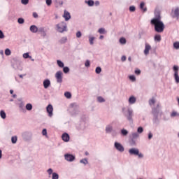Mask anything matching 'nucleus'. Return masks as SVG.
I'll list each match as a JSON object with an SVG mask.
<instances>
[{"label":"nucleus","mask_w":179,"mask_h":179,"mask_svg":"<svg viewBox=\"0 0 179 179\" xmlns=\"http://www.w3.org/2000/svg\"><path fill=\"white\" fill-rule=\"evenodd\" d=\"M0 117L1 118H2L3 120H5V118H6V113H5V110H1L0 111Z\"/></svg>","instance_id":"obj_28"},{"label":"nucleus","mask_w":179,"mask_h":179,"mask_svg":"<svg viewBox=\"0 0 179 179\" xmlns=\"http://www.w3.org/2000/svg\"><path fill=\"white\" fill-rule=\"evenodd\" d=\"M172 13L173 15H172V17H176L177 20L179 19V8L177 7L173 11H172Z\"/></svg>","instance_id":"obj_14"},{"label":"nucleus","mask_w":179,"mask_h":179,"mask_svg":"<svg viewBox=\"0 0 179 179\" xmlns=\"http://www.w3.org/2000/svg\"><path fill=\"white\" fill-rule=\"evenodd\" d=\"M173 47L176 50H179V42H175L173 43Z\"/></svg>","instance_id":"obj_50"},{"label":"nucleus","mask_w":179,"mask_h":179,"mask_svg":"<svg viewBox=\"0 0 179 179\" xmlns=\"http://www.w3.org/2000/svg\"><path fill=\"white\" fill-rule=\"evenodd\" d=\"M50 86H51V81L50 80V79H45L43 81L44 89H48V87H50Z\"/></svg>","instance_id":"obj_15"},{"label":"nucleus","mask_w":179,"mask_h":179,"mask_svg":"<svg viewBox=\"0 0 179 179\" xmlns=\"http://www.w3.org/2000/svg\"><path fill=\"white\" fill-rule=\"evenodd\" d=\"M106 134H111L113 132V124H108L106 127Z\"/></svg>","instance_id":"obj_18"},{"label":"nucleus","mask_w":179,"mask_h":179,"mask_svg":"<svg viewBox=\"0 0 179 179\" xmlns=\"http://www.w3.org/2000/svg\"><path fill=\"white\" fill-rule=\"evenodd\" d=\"M129 103L130 104H135V103H136V98L134 96H130L129 99Z\"/></svg>","instance_id":"obj_21"},{"label":"nucleus","mask_w":179,"mask_h":179,"mask_svg":"<svg viewBox=\"0 0 179 179\" xmlns=\"http://www.w3.org/2000/svg\"><path fill=\"white\" fill-rule=\"evenodd\" d=\"M31 33H37L38 31V27L36 25H31L29 27Z\"/></svg>","instance_id":"obj_19"},{"label":"nucleus","mask_w":179,"mask_h":179,"mask_svg":"<svg viewBox=\"0 0 179 179\" xmlns=\"http://www.w3.org/2000/svg\"><path fill=\"white\" fill-rule=\"evenodd\" d=\"M64 159L65 160H66V162H72L75 161V159H76V157L73 155L66 153L64 155Z\"/></svg>","instance_id":"obj_7"},{"label":"nucleus","mask_w":179,"mask_h":179,"mask_svg":"<svg viewBox=\"0 0 179 179\" xmlns=\"http://www.w3.org/2000/svg\"><path fill=\"white\" fill-rule=\"evenodd\" d=\"M33 17L35 19H37V17H38V14H37V13L34 12V13H33Z\"/></svg>","instance_id":"obj_63"},{"label":"nucleus","mask_w":179,"mask_h":179,"mask_svg":"<svg viewBox=\"0 0 179 179\" xmlns=\"http://www.w3.org/2000/svg\"><path fill=\"white\" fill-rule=\"evenodd\" d=\"M139 150L138 148H131L129 150V155H134V156H136Z\"/></svg>","instance_id":"obj_17"},{"label":"nucleus","mask_w":179,"mask_h":179,"mask_svg":"<svg viewBox=\"0 0 179 179\" xmlns=\"http://www.w3.org/2000/svg\"><path fill=\"white\" fill-rule=\"evenodd\" d=\"M53 171H54L51 168H50L49 169L47 170V173H48V174H49V176H51V174L52 175L54 173Z\"/></svg>","instance_id":"obj_52"},{"label":"nucleus","mask_w":179,"mask_h":179,"mask_svg":"<svg viewBox=\"0 0 179 179\" xmlns=\"http://www.w3.org/2000/svg\"><path fill=\"white\" fill-rule=\"evenodd\" d=\"M12 66L14 69H19L20 71H22L20 61H15L14 63L12 64Z\"/></svg>","instance_id":"obj_11"},{"label":"nucleus","mask_w":179,"mask_h":179,"mask_svg":"<svg viewBox=\"0 0 179 179\" xmlns=\"http://www.w3.org/2000/svg\"><path fill=\"white\" fill-rule=\"evenodd\" d=\"M64 96L66 97V99H71V97H72V94H71L69 92H66L64 93Z\"/></svg>","instance_id":"obj_40"},{"label":"nucleus","mask_w":179,"mask_h":179,"mask_svg":"<svg viewBox=\"0 0 179 179\" xmlns=\"http://www.w3.org/2000/svg\"><path fill=\"white\" fill-rule=\"evenodd\" d=\"M155 103H156V100H155L154 98H152V99H150L149 101V104L150 106H153V104H155Z\"/></svg>","instance_id":"obj_51"},{"label":"nucleus","mask_w":179,"mask_h":179,"mask_svg":"<svg viewBox=\"0 0 179 179\" xmlns=\"http://www.w3.org/2000/svg\"><path fill=\"white\" fill-rule=\"evenodd\" d=\"M87 127H89V120L86 115H83L80 123L76 126V129L80 132H84L87 129Z\"/></svg>","instance_id":"obj_2"},{"label":"nucleus","mask_w":179,"mask_h":179,"mask_svg":"<svg viewBox=\"0 0 179 179\" xmlns=\"http://www.w3.org/2000/svg\"><path fill=\"white\" fill-rule=\"evenodd\" d=\"M129 10H130L131 12H135V10H136L135 6H130V7H129Z\"/></svg>","instance_id":"obj_60"},{"label":"nucleus","mask_w":179,"mask_h":179,"mask_svg":"<svg viewBox=\"0 0 179 179\" xmlns=\"http://www.w3.org/2000/svg\"><path fill=\"white\" fill-rule=\"evenodd\" d=\"M0 38H5V34H3V32L2 30L0 29Z\"/></svg>","instance_id":"obj_59"},{"label":"nucleus","mask_w":179,"mask_h":179,"mask_svg":"<svg viewBox=\"0 0 179 179\" xmlns=\"http://www.w3.org/2000/svg\"><path fill=\"white\" fill-rule=\"evenodd\" d=\"M62 71H59L56 73L55 74V78L57 79V83H62Z\"/></svg>","instance_id":"obj_9"},{"label":"nucleus","mask_w":179,"mask_h":179,"mask_svg":"<svg viewBox=\"0 0 179 179\" xmlns=\"http://www.w3.org/2000/svg\"><path fill=\"white\" fill-rule=\"evenodd\" d=\"M85 66H86V68H89V66H90V60H86V62L85 63Z\"/></svg>","instance_id":"obj_54"},{"label":"nucleus","mask_w":179,"mask_h":179,"mask_svg":"<svg viewBox=\"0 0 179 179\" xmlns=\"http://www.w3.org/2000/svg\"><path fill=\"white\" fill-rule=\"evenodd\" d=\"M122 113L129 122H134V110H132V108L129 107H123L122 108Z\"/></svg>","instance_id":"obj_3"},{"label":"nucleus","mask_w":179,"mask_h":179,"mask_svg":"<svg viewBox=\"0 0 179 179\" xmlns=\"http://www.w3.org/2000/svg\"><path fill=\"white\" fill-rule=\"evenodd\" d=\"M59 175L58 173L54 172L52 175V179H59Z\"/></svg>","instance_id":"obj_39"},{"label":"nucleus","mask_w":179,"mask_h":179,"mask_svg":"<svg viewBox=\"0 0 179 179\" xmlns=\"http://www.w3.org/2000/svg\"><path fill=\"white\" fill-rule=\"evenodd\" d=\"M88 38H89L90 45H93V44H94V38H94V36H92V35H90L88 36Z\"/></svg>","instance_id":"obj_27"},{"label":"nucleus","mask_w":179,"mask_h":179,"mask_svg":"<svg viewBox=\"0 0 179 179\" xmlns=\"http://www.w3.org/2000/svg\"><path fill=\"white\" fill-rule=\"evenodd\" d=\"M98 33H99V34H106V33H107V31H106V29L104 28H100L98 30Z\"/></svg>","instance_id":"obj_35"},{"label":"nucleus","mask_w":179,"mask_h":179,"mask_svg":"<svg viewBox=\"0 0 179 179\" xmlns=\"http://www.w3.org/2000/svg\"><path fill=\"white\" fill-rule=\"evenodd\" d=\"M23 58L27 59V58H31V56H29V52L23 54Z\"/></svg>","instance_id":"obj_47"},{"label":"nucleus","mask_w":179,"mask_h":179,"mask_svg":"<svg viewBox=\"0 0 179 179\" xmlns=\"http://www.w3.org/2000/svg\"><path fill=\"white\" fill-rule=\"evenodd\" d=\"M129 143L131 146H136V141H135V138H130Z\"/></svg>","instance_id":"obj_25"},{"label":"nucleus","mask_w":179,"mask_h":179,"mask_svg":"<svg viewBox=\"0 0 179 179\" xmlns=\"http://www.w3.org/2000/svg\"><path fill=\"white\" fill-rule=\"evenodd\" d=\"M46 2V5L48 6H51L52 3V0H45Z\"/></svg>","instance_id":"obj_53"},{"label":"nucleus","mask_w":179,"mask_h":179,"mask_svg":"<svg viewBox=\"0 0 179 179\" xmlns=\"http://www.w3.org/2000/svg\"><path fill=\"white\" fill-rule=\"evenodd\" d=\"M135 73L136 75H141V70L139 69L135 70Z\"/></svg>","instance_id":"obj_64"},{"label":"nucleus","mask_w":179,"mask_h":179,"mask_svg":"<svg viewBox=\"0 0 179 179\" xmlns=\"http://www.w3.org/2000/svg\"><path fill=\"white\" fill-rule=\"evenodd\" d=\"M57 64L59 68H64V62H62L61 60H57Z\"/></svg>","instance_id":"obj_36"},{"label":"nucleus","mask_w":179,"mask_h":179,"mask_svg":"<svg viewBox=\"0 0 179 179\" xmlns=\"http://www.w3.org/2000/svg\"><path fill=\"white\" fill-rule=\"evenodd\" d=\"M80 163H81L84 166H86V164H89V161H87V158H84L80 160Z\"/></svg>","instance_id":"obj_29"},{"label":"nucleus","mask_w":179,"mask_h":179,"mask_svg":"<svg viewBox=\"0 0 179 179\" xmlns=\"http://www.w3.org/2000/svg\"><path fill=\"white\" fill-rule=\"evenodd\" d=\"M150 23L154 26L155 30L157 33H163V31H164V23L162 21L160 13L155 14V17L151 20Z\"/></svg>","instance_id":"obj_1"},{"label":"nucleus","mask_w":179,"mask_h":179,"mask_svg":"<svg viewBox=\"0 0 179 179\" xmlns=\"http://www.w3.org/2000/svg\"><path fill=\"white\" fill-rule=\"evenodd\" d=\"M17 22L19 23V24H23V23H24V19H23L22 17H20L17 19Z\"/></svg>","instance_id":"obj_44"},{"label":"nucleus","mask_w":179,"mask_h":179,"mask_svg":"<svg viewBox=\"0 0 179 179\" xmlns=\"http://www.w3.org/2000/svg\"><path fill=\"white\" fill-rule=\"evenodd\" d=\"M121 134L123 136H127L128 135V131L125 129H122L121 130Z\"/></svg>","instance_id":"obj_37"},{"label":"nucleus","mask_w":179,"mask_h":179,"mask_svg":"<svg viewBox=\"0 0 179 179\" xmlns=\"http://www.w3.org/2000/svg\"><path fill=\"white\" fill-rule=\"evenodd\" d=\"M11 142L12 143H16L17 142V137L16 136H12Z\"/></svg>","instance_id":"obj_41"},{"label":"nucleus","mask_w":179,"mask_h":179,"mask_svg":"<svg viewBox=\"0 0 179 179\" xmlns=\"http://www.w3.org/2000/svg\"><path fill=\"white\" fill-rule=\"evenodd\" d=\"M68 41V38L66 36L62 37L61 39L59 41L60 44H65Z\"/></svg>","instance_id":"obj_24"},{"label":"nucleus","mask_w":179,"mask_h":179,"mask_svg":"<svg viewBox=\"0 0 179 179\" xmlns=\"http://www.w3.org/2000/svg\"><path fill=\"white\" fill-rule=\"evenodd\" d=\"M10 54H11L10 49L7 48V49L5 50V55H6L9 56V55H10Z\"/></svg>","instance_id":"obj_48"},{"label":"nucleus","mask_w":179,"mask_h":179,"mask_svg":"<svg viewBox=\"0 0 179 179\" xmlns=\"http://www.w3.org/2000/svg\"><path fill=\"white\" fill-rule=\"evenodd\" d=\"M21 3H22V5H27L29 0H21Z\"/></svg>","instance_id":"obj_57"},{"label":"nucleus","mask_w":179,"mask_h":179,"mask_svg":"<svg viewBox=\"0 0 179 179\" xmlns=\"http://www.w3.org/2000/svg\"><path fill=\"white\" fill-rule=\"evenodd\" d=\"M119 42L120 43V44H122L123 45L127 44V39H125V38L122 37L120 38Z\"/></svg>","instance_id":"obj_34"},{"label":"nucleus","mask_w":179,"mask_h":179,"mask_svg":"<svg viewBox=\"0 0 179 179\" xmlns=\"http://www.w3.org/2000/svg\"><path fill=\"white\" fill-rule=\"evenodd\" d=\"M25 108L28 111H31V110H33V105H31V103H27L25 106Z\"/></svg>","instance_id":"obj_31"},{"label":"nucleus","mask_w":179,"mask_h":179,"mask_svg":"<svg viewBox=\"0 0 179 179\" xmlns=\"http://www.w3.org/2000/svg\"><path fill=\"white\" fill-rule=\"evenodd\" d=\"M76 36L77 38H80L82 37V32L80 31H77Z\"/></svg>","instance_id":"obj_49"},{"label":"nucleus","mask_w":179,"mask_h":179,"mask_svg":"<svg viewBox=\"0 0 179 179\" xmlns=\"http://www.w3.org/2000/svg\"><path fill=\"white\" fill-rule=\"evenodd\" d=\"M155 41H158V43H160L162 41V36L160 34H156L154 37Z\"/></svg>","instance_id":"obj_26"},{"label":"nucleus","mask_w":179,"mask_h":179,"mask_svg":"<svg viewBox=\"0 0 179 179\" xmlns=\"http://www.w3.org/2000/svg\"><path fill=\"white\" fill-rule=\"evenodd\" d=\"M63 17L65 19L66 22H68L71 19V13L66 10H64Z\"/></svg>","instance_id":"obj_16"},{"label":"nucleus","mask_w":179,"mask_h":179,"mask_svg":"<svg viewBox=\"0 0 179 179\" xmlns=\"http://www.w3.org/2000/svg\"><path fill=\"white\" fill-rule=\"evenodd\" d=\"M42 135H43V136H47V129H43L42 130Z\"/></svg>","instance_id":"obj_56"},{"label":"nucleus","mask_w":179,"mask_h":179,"mask_svg":"<svg viewBox=\"0 0 179 179\" xmlns=\"http://www.w3.org/2000/svg\"><path fill=\"white\" fill-rule=\"evenodd\" d=\"M38 31L39 33H41L42 37H45V36H47V32H45V29H44V27H40L38 29Z\"/></svg>","instance_id":"obj_20"},{"label":"nucleus","mask_w":179,"mask_h":179,"mask_svg":"<svg viewBox=\"0 0 179 179\" xmlns=\"http://www.w3.org/2000/svg\"><path fill=\"white\" fill-rule=\"evenodd\" d=\"M140 9H141L143 12H146V10H148V8L145 6V2H141L140 3Z\"/></svg>","instance_id":"obj_23"},{"label":"nucleus","mask_w":179,"mask_h":179,"mask_svg":"<svg viewBox=\"0 0 179 179\" xmlns=\"http://www.w3.org/2000/svg\"><path fill=\"white\" fill-rule=\"evenodd\" d=\"M138 138H139V134H138V132L131 133V138L138 139Z\"/></svg>","instance_id":"obj_30"},{"label":"nucleus","mask_w":179,"mask_h":179,"mask_svg":"<svg viewBox=\"0 0 179 179\" xmlns=\"http://www.w3.org/2000/svg\"><path fill=\"white\" fill-rule=\"evenodd\" d=\"M114 146L115 149L117 150L118 152H120V153H122V152L125 150V148H124V146L118 142H115Z\"/></svg>","instance_id":"obj_8"},{"label":"nucleus","mask_w":179,"mask_h":179,"mask_svg":"<svg viewBox=\"0 0 179 179\" xmlns=\"http://www.w3.org/2000/svg\"><path fill=\"white\" fill-rule=\"evenodd\" d=\"M150 50H152V46H150V45H149V43H145L144 54L145 55H149V51H150Z\"/></svg>","instance_id":"obj_13"},{"label":"nucleus","mask_w":179,"mask_h":179,"mask_svg":"<svg viewBox=\"0 0 179 179\" xmlns=\"http://www.w3.org/2000/svg\"><path fill=\"white\" fill-rule=\"evenodd\" d=\"M18 106H19L20 111H22L23 113H24V111H26V109H24V103H23V101H21L18 104Z\"/></svg>","instance_id":"obj_22"},{"label":"nucleus","mask_w":179,"mask_h":179,"mask_svg":"<svg viewBox=\"0 0 179 179\" xmlns=\"http://www.w3.org/2000/svg\"><path fill=\"white\" fill-rule=\"evenodd\" d=\"M138 157V159H142L143 157V154H142L141 152H138L137 155Z\"/></svg>","instance_id":"obj_61"},{"label":"nucleus","mask_w":179,"mask_h":179,"mask_svg":"<svg viewBox=\"0 0 179 179\" xmlns=\"http://www.w3.org/2000/svg\"><path fill=\"white\" fill-rule=\"evenodd\" d=\"M162 107L160 106V103H158L156 107L152 108V114L153 115L152 122L153 124H157L159 122V113H160V109Z\"/></svg>","instance_id":"obj_4"},{"label":"nucleus","mask_w":179,"mask_h":179,"mask_svg":"<svg viewBox=\"0 0 179 179\" xmlns=\"http://www.w3.org/2000/svg\"><path fill=\"white\" fill-rule=\"evenodd\" d=\"M97 101H98V103H104L106 101V99H104V98H103V96H98Z\"/></svg>","instance_id":"obj_38"},{"label":"nucleus","mask_w":179,"mask_h":179,"mask_svg":"<svg viewBox=\"0 0 179 179\" xmlns=\"http://www.w3.org/2000/svg\"><path fill=\"white\" fill-rule=\"evenodd\" d=\"M56 30L59 33H64V31H68V26L66 25V22L64 21L61 22L56 24Z\"/></svg>","instance_id":"obj_5"},{"label":"nucleus","mask_w":179,"mask_h":179,"mask_svg":"<svg viewBox=\"0 0 179 179\" xmlns=\"http://www.w3.org/2000/svg\"><path fill=\"white\" fill-rule=\"evenodd\" d=\"M46 111L48 113V115L50 117L52 116V111H54V108H52V105L49 104L47 107H46Z\"/></svg>","instance_id":"obj_10"},{"label":"nucleus","mask_w":179,"mask_h":179,"mask_svg":"<svg viewBox=\"0 0 179 179\" xmlns=\"http://www.w3.org/2000/svg\"><path fill=\"white\" fill-rule=\"evenodd\" d=\"M95 72H96V73H97V75H99V73H101V67H100V66L96 67L95 69Z\"/></svg>","instance_id":"obj_45"},{"label":"nucleus","mask_w":179,"mask_h":179,"mask_svg":"<svg viewBox=\"0 0 179 179\" xmlns=\"http://www.w3.org/2000/svg\"><path fill=\"white\" fill-rule=\"evenodd\" d=\"M171 117H179V113L176 111H173L171 114Z\"/></svg>","instance_id":"obj_43"},{"label":"nucleus","mask_w":179,"mask_h":179,"mask_svg":"<svg viewBox=\"0 0 179 179\" xmlns=\"http://www.w3.org/2000/svg\"><path fill=\"white\" fill-rule=\"evenodd\" d=\"M152 138H153V134L150 131L148 134V139H152Z\"/></svg>","instance_id":"obj_62"},{"label":"nucleus","mask_w":179,"mask_h":179,"mask_svg":"<svg viewBox=\"0 0 179 179\" xmlns=\"http://www.w3.org/2000/svg\"><path fill=\"white\" fill-rule=\"evenodd\" d=\"M173 71H174V73H178V66H173Z\"/></svg>","instance_id":"obj_55"},{"label":"nucleus","mask_w":179,"mask_h":179,"mask_svg":"<svg viewBox=\"0 0 179 179\" xmlns=\"http://www.w3.org/2000/svg\"><path fill=\"white\" fill-rule=\"evenodd\" d=\"M142 132H143V127H139L138 129H137V134H142Z\"/></svg>","instance_id":"obj_46"},{"label":"nucleus","mask_w":179,"mask_h":179,"mask_svg":"<svg viewBox=\"0 0 179 179\" xmlns=\"http://www.w3.org/2000/svg\"><path fill=\"white\" fill-rule=\"evenodd\" d=\"M85 3H87L88 6H93L94 5V1L93 0L85 1Z\"/></svg>","instance_id":"obj_33"},{"label":"nucleus","mask_w":179,"mask_h":179,"mask_svg":"<svg viewBox=\"0 0 179 179\" xmlns=\"http://www.w3.org/2000/svg\"><path fill=\"white\" fill-rule=\"evenodd\" d=\"M62 139L64 141V142H69V139H71V137L69 136V134L68 133H64L62 135Z\"/></svg>","instance_id":"obj_12"},{"label":"nucleus","mask_w":179,"mask_h":179,"mask_svg":"<svg viewBox=\"0 0 179 179\" xmlns=\"http://www.w3.org/2000/svg\"><path fill=\"white\" fill-rule=\"evenodd\" d=\"M31 136H33V134L30 131H24L22 134V138L24 141L26 142L31 140Z\"/></svg>","instance_id":"obj_6"},{"label":"nucleus","mask_w":179,"mask_h":179,"mask_svg":"<svg viewBox=\"0 0 179 179\" xmlns=\"http://www.w3.org/2000/svg\"><path fill=\"white\" fill-rule=\"evenodd\" d=\"M62 68H63V72L64 73H69V67L65 66V67H62Z\"/></svg>","instance_id":"obj_42"},{"label":"nucleus","mask_w":179,"mask_h":179,"mask_svg":"<svg viewBox=\"0 0 179 179\" xmlns=\"http://www.w3.org/2000/svg\"><path fill=\"white\" fill-rule=\"evenodd\" d=\"M173 77H174V79H175V82L176 83H179V76H178V73H176L173 74Z\"/></svg>","instance_id":"obj_32"},{"label":"nucleus","mask_w":179,"mask_h":179,"mask_svg":"<svg viewBox=\"0 0 179 179\" xmlns=\"http://www.w3.org/2000/svg\"><path fill=\"white\" fill-rule=\"evenodd\" d=\"M129 78L130 80H132V82H135V80H136L135 76H130Z\"/></svg>","instance_id":"obj_58"}]
</instances>
